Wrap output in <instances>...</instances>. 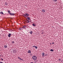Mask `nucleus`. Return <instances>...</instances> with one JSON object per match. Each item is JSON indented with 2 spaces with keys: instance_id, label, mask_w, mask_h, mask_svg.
<instances>
[{
  "instance_id": "nucleus-24",
  "label": "nucleus",
  "mask_w": 63,
  "mask_h": 63,
  "mask_svg": "<svg viewBox=\"0 0 63 63\" xmlns=\"http://www.w3.org/2000/svg\"><path fill=\"white\" fill-rule=\"evenodd\" d=\"M47 54H46V55H45V56H47Z\"/></svg>"
},
{
  "instance_id": "nucleus-14",
  "label": "nucleus",
  "mask_w": 63,
  "mask_h": 63,
  "mask_svg": "<svg viewBox=\"0 0 63 63\" xmlns=\"http://www.w3.org/2000/svg\"><path fill=\"white\" fill-rule=\"evenodd\" d=\"M50 51H54V50H53L52 49H51Z\"/></svg>"
},
{
  "instance_id": "nucleus-19",
  "label": "nucleus",
  "mask_w": 63,
  "mask_h": 63,
  "mask_svg": "<svg viewBox=\"0 0 63 63\" xmlns=\"http://www.w3.org/2000/svg\"><path fill=\"white\" fill-rule=\"evenodd\" d=\"M27 18H28V19L29 20H30V18L28 17V16L27 17Z\"/></svg>"
},
{
  "instance_id": "nucleus-5",
  "label": "nucleus",
  "mask_w": 63,
  "mask_h": 63,
  "mask_svg": "<svg viewBox=\"0 0 63 63\" xmlns=\"http://www.w3.org/2000/svg\"><path fill=\"white\" fill-rule=\"evenodd\" d=\"M22 27L23 28H25V29H26V26H23Z\"/></svg>"
},
{
  "instance_id": "nucleus-6",
  "label": "nucleus",
  "mask_w": 63,
  "mask_h": 63,
  "mask_svg": "<svg viewBox=\"0 0 63 63\" xmlns=\"http://www.w3.org/2000/svg\"><path fill=\"white\" fill-rule=\"evenodd\" d=\"M44 55H45V53H44L43 52L42 53V55L43 57H44Z\"/></svg>"
},
{
  "instance_id": "nucleus-27",
  "label": "nucleus",
  "mask_w": 63,
  "mask_h": 63,
  "mask_svg": "<svg viewBox=\"0 0 63 63\" xmlns=\"http://www.w3.org/2000/svg\"><path fill=\"white\" fill-rule=\"evenodd\" d=\"M18 58L19 59H20V58L19 57H18Z\"/></svg>"
},
{
  "instance_id": "nucleus-28",
  "label": "nucleus",
  "mask_w": 63,
  "mask_h": 63,
  "mask_svg": "<svg viewBox=\"0 0 63 63\" xmlns=\"http://www.w3.org/2000/svg\"><path fill=\"white\" fill-rule=\"evenodd\" d=\"M0 63H3L2 62H0Z\"/></svg>"
},
{
  "instance_id": "nucleus-10",
  "label": "nucleus",
  "mask_w": 63,
  "mask_h": 63,
  "mask_svg": "<svg viewBox=\"0 0 63 63\" xmlns=\"http://www.w3.org/2000/svg\"><path fill=\"white\" fill-rule=\"evenodd\" d=\"M25 21L27 23H29V21L27 20H26Z\"/></svg>"
},
{
  "instance_id": "nucleus-2",
  "label": "nucleus",
  "mask_w": 63,
  "mask_h": 63,
  "mask_svg": "<svg viewBox=\"0 0 63 63\" xmlns=\"http://www.w3.org/2000/svg\"><path fill=\"white\" fill-rule=\"evenodd\" d=\"M29 16V15L27 13H25V14H24L23 15L24 16H25V17H27V16Z\"/></svg>"
},
{
  "instance_id": "nucleus-1",
  "label": "nucleus",
  "mask_w": 63,
  "mask_h": 63,
  "mask_svg": "<svg viewBox=\"0 0 63 63\" xmlns=\"http://www.w3.org/2000/svg\"><path fill=\"white\" fill-rule=\"evenodd\" d=\"M32 58L34 60H36L37 59V57L35 56H33L32 57Z\"/></svg>"
},
{
  "instance_id": "nucleus-25",
  "label": "nucleus",
  "mask_w": 63,
  "mask_h": 63,
  "mask_svg": "<svg viewBox=\"0 0 63 63\" xmlns=\"http://www.w3.org/2000/svg\"><path fill=\"white\" fill-rule=\"evenodd\" d=\"M52 44L53 45L54 44V42H52Z\"/></svg>"
},
{
  "instance_id": "nucleus-9",
  "label": "nucleus",
  "mask_w": 63,
  "mask_h": 63,
  "mask_svg": "<svg viewBox=\"0 0 63 63\" xmlns=\"http://www.w3.org/2000/svg\"><path fill=\"white\" fill-rule=\"evenodd\" d=\"M28 53H31V51L30 50H29L28 52Z\"/></svg>"
},
{
  "instance_id": "nucleus-8",
  "label": "nucleus",
  "mask_w": 63,
  "mask_h": 63,
  "mask_svg": "<svg viewBox=\"0 0 63 63\" xmlns=\"http://www.w3.org/2000/svg\"><path fill=\"white\" fill-rule=\"evenodd\" d=\"M11 33H9L8 35V36L9 37H11Z\"/></svg>"
},
{
  "instance_id": "nucleus-4",
  "label": "nucleus",
  "mask_w": 63,
  "mask_h": 63,
  "mask_svg": "<svg viewBox=\"0 0 63 63\" xmlns=\"http://www.w3.org/2000/svg\"><path fill=\"white\" fill-rule=\"evenodd\" d=\"M10 16H15V14L14 13H10Z\"/></svg>"
},
{
  "instance_id": "nucleus-13",
  "label": "nucleus",
  "mask_w": 63,
  "mask_h": 63,
  "mask_svg": "<svg viewBox=\"0 0 63 63\" xmlns=\"http://www.w3.org/2000/svg\"><path fill=\"white\" fill-rule=\"evenodd\" d=\"M4 47L5 48H7V46H6V45H4Z\"/></svg>"
},
{
  "instance_id": "nucleus-12",
  "label": "nucleus",
  "mask_w": 63,
  "mask_h": 63,
  "mask_svg": "<svg viewBox=\"0 0 63 63\" xmlns=\"http://www.w3.org/2000/svg\"><path fill=\"white\" fill-rule=\"evenodd\" d=\"M42 12H44V13H45V12H46V11H45V10H42Z\"/></svg>"
},
{
  "instance_id": "nucleus-15",
  "label": "nucleus",
  "mask_w": 63,
  "mask_h": 63,
  "mask_svg": "<svg viewBox=\"0 0 63 63\" xmlns=\"http://www.w3.org/2000/svg\"><path fill=\"white\" fill-rule=\"evenodd\" d=\"M8 12L9 14H11V13H10V11H8Z\"/></svg>"
},
{
  "instance_id": "nucleus-7",
  "label": "nucleus",
  "mask_w": 63,
  "mask_h": 63,
  "mask_svg": "<svg viewBox=\"0 0 63 63\" xmlns=\"http://www.w3.org/2000/svg\"><path fill=\"white\" fill-rule=\"evenodd\" d=\"M32 47H35V48H36V49H37V48H38V47H37L36 46H32Z\"/></svg>"
},
{
  "instance_id": "nucleus-22",
  "label": "nucleus",
  "mask_w": 63,
  "mask_h": 63,
  "mask_svg": "<svg viewBox=\"0 0 63 63\" xmlns=\"http://www.w3.org/2000/svg\"><path fill=\"white\" fill-rule=\"evenodd\" d=\"M1 59H2V60H1L2 61H3V59L1 58Z\"/></svg>"
},
{
  "instance_id": "nucleus-18",
  "label": "nucleus",
  "mask_w": 63,
  "mask_h": 63,
  "mask_svg": "<svg viewBox=\"0 0 63 63\" xmlns=\"http://www.w3.org/2000/svg\"><path fill=\"white\" fill-rule=\"evenodd\" d=\"M57 0H53V1L54 2H56V1H57Z\"/></svg>"
},
{
  "instance_id": "nucleus-30",
  "label": "nucleus",
  "mask_w": 63,
  "mask_h": 63,
  "mask_svg": "<svg viewBox=\"0 0 63 63\" xmlns=\"http://www.w3.org/2000/svg\"><path fill=\"white\" fill-rule=\"evenodd\" d=\"M31 55H32V54H30Z\"/></svg>"
},
{
  "instance_id": "nucleus-23",
  "label": "nucleus",
  "mask_w": 63,
  "mask_h": 63,
  "mask_svg": "<svg viewBox=\"0 0 63 63\" xmlns=\"http://www.w3.org/2000/svg\"><path fill=\"white\" fill-rule=\"evenodd\" d=\"M12 42V43H13V44H14V43H15V42H14V41H13Z\"/></svg>"
},
{
  "instance_id": "nucleus-16",
  "label": "nucleus",
  "mask_w": 63,
  "mask_h": 63,
  "mask_svg": "<svg viewBox=\"0 0 63 63\" xmlns=\"http://www.w3.org/2000/svg\"><path fill=\"white\" fill-rule=\"evenodd\" d=\"M32 25L33 26H35V25L34 24H32Z\"/></svg>"
},
{
  "instance_id": "nucleus-3",
  "label": "nucleus",
  "mask_w": 63,
  "mask_h": 63,
  "mask_svg": "<svg viewBox=\"0 0 63 63\" xmlns=\"http://www.w3.org/2000/svg\"><path fill=\"white\" fill-rule=\"evenodd\" d=\"M13 51L14 53H16V50H13Z\"/></svg>"
},
{
  "instance_id": "nucleus-11",
  "label": "nucleus",
  "mask_w": 63,
  "mask_h": 63,
  "mask_svg": "<svg viewBox=\"0 0 63 63\" xmlns=\"http://www.w3.org/2000/svg\"><path fill=\"white\" fill-rule=\"evenodd\" d=\"M0 14H2V15H3L4 14V13H3L2 12H0Z\"/></svg>"
},
{
  "instance_id": "nucleus-31",
  "label": "nucleus",
  "mask_w": 63,
  "mask_h": 63,
  "mask_svg": "<svg viewBox=\"0 0 63 63\" xmlns=\"http://www.w3.org/2000/svg\"><path fill=\"white\" fill-rule=\"evenodd\" d=\"M0 56H1V55H0Z\"/></svg>"
},
{
  "instance_id": "nucleus-20",
  "label": "nucleus",
  "mask_w": 63,
  "mask_h": 63,
  "mask_svg": "<svg viewBox=\"0 0 63 63\" xmlns=\"http://www.w3.org/2000/svg\"><path fill=\"white\" fill-rule=\"evenodd\" d=\"M19 29L20 30H21L22 29V28H19Z\"/></svg>"
},
{
  "instance_id": "nucleus-21",
  "label": "nucleus",
  "mask_w": 63,
  "mask_h": 63,
  "mask_svg": "<svg viewBox=\"0 0 63 63\" xmlns=\"http://www.w3.org/2000/svg\"><path fill=\"white\" fill-rule=\"evenodd\" d=\"M59 61H61V59H59Z\"/></svg>"
},
{
  "instance_id": "nucleus-29",
  "label": "nucleus",
  "mask_w": 63,
  "mask_h": 63,
  "mask_svg": "<svg viewBox=\"0 0 63 63\" xmlns=\"http://www.w3.org/2000/svg\"><path fill=\"white\" fill-rule=\"evenodd\" d=\"M5 5H7V3H6V4H5Z\"/></svg>"
},
{
  "instance_id": "nucleus-26",
  "label": "nucleus",
  "mask_w": 63,
  "mask_h": 63,
  "mask_svg": "<svg viewBox=\"0 0 63 63\" xmlns=\"http://www.w3.org/2000/svg\"><path fill=\"white\" fill-rule=\"evenodd\" d=\"M20 59V60H22V59H21V58H20V59Z\"/></svg>"
},
{
  "instance_id": "nucleus-17",
  "label": "nucleus",
  "mask_w": 63,
  "mask_h": 63,
  "mask_svg": "<svg viewBox=\"0 0 63 63\" xmlns=\"http://www.w3.org/2000/svg\"><path fill=\"white\" fill-rule=\"evenodd\" d=\"M29 33H30L31 34H32V33H33V32H32V31H31L30 32H29Z\"/></svg>"
}]
</instances>
